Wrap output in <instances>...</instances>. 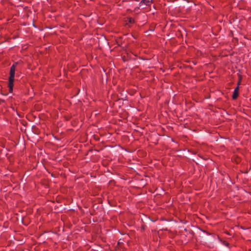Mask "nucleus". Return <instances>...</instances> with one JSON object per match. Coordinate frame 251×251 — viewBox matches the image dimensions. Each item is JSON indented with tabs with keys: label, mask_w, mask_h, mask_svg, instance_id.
I'll return each mask as SVG.
<instances>
[{
	"label": "nucleus",
	"mask_w": 251,
	"mask_h": 251,
	"mask_svg": "<svg viewBox=\"0 0 251 251\" xmlns=\"http://www.w3.org/2000/svg\"><path fill=\"white\" fill-rule=\"evenodd\" d=\"M151 3H152V0H142L140 2V5L145 4L147 6H149Z\"/></svg>",
	"instance_id": "7ed1b4c3"
},
{
	"label": "nucleus",
	"mask_w": 251,
	"mask_h": 251,
	"mask_svg": "<svg viewBox=\"0 0 251 251\" xmlns=\"http://www.w3.org/2000/svg\"><path fill=\"white\" fill-rule=\"evenodd\" d=\"M249 251H251V250H250Z\"/></svg>",
	"instance_id": "39448f33"
},
{
	"label": "nucleus",
	"mask_w": 251,
	"mask_h": 251,
	"mask_svg": "<svg viewBox=\"0 0 251 251\" xmlns=\"http://www.w3.org/2000/svg\"><path fill=\"white\" fill-rule=\"evenodd\" d=\"M240 82H239L238 83V86L235 88L234 90V92L232 95V99L233 100H236L238 96L239 95V85Z\"/></svg>",
	"instance_id": "f03ea898"
},
{
	"label": "nucleus",
	"mask_w": 251,
	"mask_h": 251,
	"mask_svg": "<svg viewBox=\"0 0 251 251\" xmlns=\"http://www.w3.org/2000/svg\"><path fill=\"white\" fill-rule=\"evenodd\" d=\"M126 21L128 22V23L131 24H133L134 23V20L131 17L127 18Z\"/></svg>",
	"instance_id": "20e7f679"
},
{
	"label": "nucleus",
	"mask_w": 251,
	"mask_h": 251,
	"mask_svg": "<svg viewBox=\"0 0 251 251\" xmlns=\"http://www.w3.org/2000/svg\"><path fill=\"white\" fill-rule=\"evenodd\" d=\"M18 64V62L14 63L10 67V73H9V82H8V87L10 92H12L13 91V86H14V77L15 75V71L16 68Z\"/></svg>",
	"instance_id": "f257e3e1"
}]
</instances>
